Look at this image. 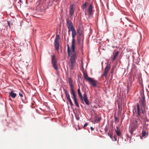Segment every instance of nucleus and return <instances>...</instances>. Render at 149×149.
Listing matches in <instances>:
<instances>
[{
    "label": "nucleus",
    "mask_w": 149,
    "mask_h": 149,
    "mask_svg": "<svg viewBox=\"0 0 149 149\" xmlns=\"http://www.w3.org/2000/svg\"><path fill=\"white\" fill-rule=\"evenodd\" d=\"M78 43L79 44L81 43L80 41L79 40V39L78 40Z\"/></svg>",
    "instance_id": "obj_39"
},
{
    "label": "nucleus",
    "mask_w": 149,
    "mask_h": 149,
    "mask_svg": "<svg viewBox=\"0 0 149 149\" xmlns=\"http://www.w3.org/2000/svg\"><path fill=\"white\" fill-rule=\"evenodd\" d=\"M77 92L80 100L82 101H84L86 104L88 105L89 104V101L87 97L86 94L85 93L83 95L84 97H83L81 92L80 87L77 90Z\"/></svg>",
    "instance_id": "obj_3"
},
{
    "label": "nucleus",
    "mask_w": 149,
    "mask_h": 149,
    "mask_svg": "<svg viewBox=\"0 0 149 149\" xmlns=\"http://www.w3.org/2000/svg\"><path fill=\"white\" fill-rule=\"evenodd\" d=\"M52 62L53 68L56 70H57L58 67L56 64L57 60L54 55L52 56Z\"/></svg>",
    "instance_id": "obj_6"
},
{
    "label": "nucleus",
    "mask_w": 149,
    "mask_h": 149,
    "mask_svg": "<svg viewBox=\"0 0 149 149\" xmlns=\"http://www.w3.org/2000/svg\"><path fill=\"white\" fill-rule=\"evenodd\" d=\"M77 32L79 34V35L81 36L82 35V30L80 26H78L77 29Z\"/></svg>",
    "instance_id": "obj_14"
},
{
    "label": "nucleus",
    "mask_w": 149,
    "mask_h": 149,
    "mask_svg": "<svg viewBox=\"0 0 149 149\" xmlns=\"http://www.w3.org/2000/svg\"><path fill=\"white\" fill-rule=\"evenodd\" d=\"M68 47V54L69 57L70 56V54H72V55L71 56L70 58V62H75V58L76 53L75 51V46L74 47V49L73 50L71 48V51L70 49L69 45L68 44L67 45Z\"/></svg>",
    "instance_id": "obj_2"
},
{
    "label": "nucleus",
    "mask_w": 149,
    "mask_h": 149,
    "mask_svg": "<svg viewBox=\"0 0 149 149\" xmlns=\"http://www.w3.org/2000/svg\"><path fill=\"white\" fill-rule=\"evenodd\" d=\"M114 139L115 141H116L117 140V137L116 135H114Z\"/></svg>",
    "instance_id": "obj_29"
},
{
    "label": "nucleus",
    "mask_w": 149,
    "mask_h": 149,
    "mask_svg": "<svg viewBox=\"0 0 149 149\" xmlns=\"http://www.w3.org/2000/svg\"><path fill=\"white\" fill-rule=\"evenodd\" d=\"M19 2H20V3H22V1L21 0H19Z\"/></svg>",
    "instance_id": "obj_40"
},
{
    "label": "nucleus",
    "mask_w": 149,
    "mask_h": 149,
    "mask_svg": "<svg viewBox=\"0 0 149 149\" xmlns=\"http://www.w3.org/2000/svg\"><path fill=\"white\" fill-rule=\"evenodd\" d=\"M74 101V102L75 103V105L76 106H77V107H79V104L78 103V102H77V100H76Z\"/></svg>",
    "instance_id": "obj_22"
},
{
    "label": "nucleus",
    "mask_w": 149,
    "mask_h": 149,
    "mask_svg": "<svg viewBox=\"0 0 149 149\" xmlns=\"http://www.w3.org/2000/svg\"><path fill=\"white\" fill-rule=\"evenodd\" d=\"M91 129L92 130H94V128H93L92 127H90Z\"/></svg>",
    "instance_id": "obj_37"
},
{
    "label": "nucleus",
    "mask_w": 149,
    "mask_h": 149,
    "mask_svg": "<svg viewBox=\"0 0 149 149\" xmlns=\"http://www.w3.org/2000/svg\"><path fill=\"white\" fill-rule=\"evenodd\" d=\"M83 74L84 78L86 81H87L88 80V79L89 78H90V77H88V74L84 72L83 73Z\"/></svg>",
    "instance_id": "obj_17"
},
{
    "label": "nucleus",
    "mask_w": 149,
    "mask_h": 149,
    "mask_svg": "<svg viewBox=\"0 0 149 149\" xmlns=\"http://www.w3.org/2000/svg\"><path fill=\"white\" fill-rule=\"evenodd\" d=\"M68 29V33L69 34H70L71 30L72 31V29Z\"/></svg>",
    "instance_id": "obj_28"
},
{
    "label": "nucleus",
    "mask_w": 149,
    "mask_h": 149,
    "mask_svg": "<svg viewBox=\"0 0 149 149\" xmlns=\"http://www.w3.org/2000/svg\"><path fill=\"white\" fill-rule=\"evenodd\" d=\"M104 130H105V132H107V128L106 127H105V129H104Z\"/></svg>",
    "instance_id": "obj_34"
},
{
    "label": "nucleus",
    "mask_w": 149,
    "mask_h": 149,
    "mask_svg": "<svg viewBox=\"0 0 149 149\" xmlns=\"http://www.w3.org/2000/svg\"><path fill=\"white\" fill-rule=\"evenodd\" d=\"M68 82L71 90V94L72 95V96H76L74 91V87L72 84V81L71 78H69L68 79Z\"/></svg>",
    "instance_id": "obj_5"
},
{
    "label": "nucleus",
    "mask_w": 149,
    "mask_h": 149,
    "mask_svg": "<svg viewBox=\"0 0 149 149\" xmlns=\"http://www.w3.org/2000/svg\"><path fill=\"white\" fill-rule=\"evenodd\" d=\"M114 72V68H113L111 70V73L112 74Z\"/></svg>",
    "instance_id": "obj_32"
},
{
    "label": "nucleus",
    "mask_w": 149,
    "mask_h": 149,
    "mask_svg": "<svg viewBox=\"0 0 149 149\" xmlns=\"http://www.w3.org/2000/svg\"><path fill=\"white\" fill-rule=\"evenodd\" d=\"M59 35H56L55 40V46L56 50L59 49Z\"/></svg>",
    "instance_id": "obj_7"
},
{
    "label": "nucleus",
    "mask_w": 149,
    "mask_h": 149,
    "mask_svg": "<svg viewBox=\"0 0 149 149\" xmlns=\"http://www.w3.org/2000/svg\"><path fill=\"white\" fill-rule=\"evenodd\" d=\"M146 106L145 97L144 95L142 96V97L139 100V104H137V109H135V112L138 118L134 119L132 123V130H135L137 128L141 123L140 118L146 120L147 117L145 113Z\"/></svg>",
    "instance_id": "obj_1"
},
{
    "label": "nucleus",
    "mask_w": 149,
    "mask_h": 149,
    "mask_svg": "<svg viewBox=\"0 0 149 149\" xmlns=\"http://www.w3.org/2000/svg\"><path fill=\"white\" fill-rule=\"evenodd\" d=\"M64 91L65 93V96H66V97H67V99L68 100L70 98L69 95L68 94V93L67 90L66 89H64Z\"/></svg>",
    "instance_id": "obj_16"
},
{
    "label": "nucleus",
    "mask_w": 149,
    "mask_h": 149,
    "mask_svg": "<svg viewBox=\"0 0 149 149\" xmlns=\"http://www.w3.org/2000/svg\"><path fill=\"white\" fill-rule=\"evenodd\" d=\"M76 119L77 120H79V117H77L76 116Z\"/></svg>",
    "instance_id": "obj_35"
},
{
    "label": "nucleus",
    "mask_w": 149,
    "mask_h": 149,
    "mask_svg": "<svg viewBox=\"0 0 149 149\" xmlns=\"http://www.w3.org/2000/svg\"><path fill=\"white\" fill-rule=\"evenodd\" d=\"M72 42L71 48L73 50L74 49V46H75V40L74 39V38H75L76 35V32L75 28H73V29H72Z\"/></svg>",
    "instance_id": "obj_4"
},
{
    "label": "nucleus",
    "mask_w": 149,
    "mask_h": 149,
    "mask_svg": "<svg viewBox=\"0 0 149 149\" xmlns=\"http://www.w3.org/2000/svg\"><path fill=\"white\" fill-rule=\"evenodd\" d=\"M127 90L128 91L129 90V86H128V85H127Z\"/></svg>",
    "instance_id": "obj_38"
},
{
    "label": "nucleus",
    "mask_w": 149,
    "mask_h": 149,
    "mask_svg": "<svg viewBox=\"0 0 149 149\" xmlns=\"http://www.w3.org/2000/svg\"><path fill=\"white\" fill-rule=\"evenodd\" d=\"M72 97L74 101L77 100L76 98V96H72Z\"/></svg>",
    "instance_id": "obj_26"
},
{
    "label": "nucleus",
    "mask_w": 149,
    "mask_h": 149,
    "mask_svg": "<svg viewBox=\"0 0 149 149\" xmlns=\"http://www.w3.org/2000/svg\"><path fill=\"white\" fill-rule=\"evenodd\" d=\"M88 12L89 15H91L93 13V7L91 4L90 5L88 8Z\"/></svg>",
    "instance_id": "obj_12"
},
{
    "label": "nucleus",
    "mask_w": 149,
    "mask_h": 149,
    "mask_svg": "<svg viewBox=\"0 0 149 149\" xmlns=\"http://www.w3.org/2000/svg\"><path fill=\"white\" fill-rule=\"evenodd\" d=\"M114 118L115 119V121L116 122V121H117V122H118V118L117 117L115 116H114Z\"/></svg>",
    "instance_id": "obj_25"
},
{
    "label": "nucleus",
    "mask_w": 149,
    "mask_h": 149,
    "mask_svg": "<svg viewBox=\"0 0 149 149\" xmlns=\"http://www.w3.org/2000/svg\"><path fill=\"white\" fill-rule=\"evenodd\" d=\"M71 65V68L72 69H74V68L75 65V62H70Z\"/></svg>",
    "instance_id": "obj_19"
},
{
    "label": "nucleus",
    "mask_w": 149,
    "mask_h": 149,
    "mask_svg": "<svg viewBox=\"0 0 149 149\" xmlns=\"http://www.w3.org/2000/svg\"><path fill=\"white\" fill-rule=\"evenodd\" d=\"M8 26H9V22H8Z\"/></svg>",
    "instance_id": "obj_41"
},
{
    "label": "nucleus",
    "mask_w": 149,
    "mask_h": 149,
    "mask_svg": "<svg viewBox=\"0 0 149 149\" xmlns=\"http://www.w3.org/2000/svg\"><path fill=\"white\" fill-rule=\"evenodd\" d=\"M111 66L110 64H107L104 70V73L102 74V76H104L105 77H107L108 72L110 69Z\"/></svg>",
    "instance_id": "obj_10"
},
{
    "label": "nucleus",
    "mask_w": 149,
    "mask_h": 149,
    "mask_svg": "<svg viewBox=\"0 0 149 149\" xmlns=\"http://www.w3.org/2000/svg\"><path fill=\"white\" fill-rule=\"evenodd\" d=\"M119 54V52L118 51H117L116 52V53L113 55V58L112 59V61H114L116 59V57L118 56V54Z\"/></svg>",
    "instance_id": "obj_18"
},
{
    "label": "nucleus",
    "mask_w": 149,
    "mask_h": 149,
    "mask_svg": "<svg viewBox=\"0 0 149 149\" xmlns=\"http://www.w3.org/2000/svg\"><path fill=\"white\" fill-rule=\"evenodd\" d=\"M58 0H56V1H57Z\"/></svg>",
    "instance_id": "obj_43"
},
{
    "label": "nucleus",
    "mask_w": 149,
    "mask_h": 149,
    "mask_svg": "<svg viewBox=\"0 0 149 149\" xmlns=\"http://www.w3.org/2000/svg\"><path fill=\"white\" fill-rule=\"evenodd\" d=\"M116 132L118 136H120L121 133L120 132L119 128L118 127H116Z\"/></svg>",
    "instance_id": "obj_15"
},
{
    "label": "nucleus",
    "mask_w": 149,
    "mask_h": 149,
    "mask_svg": "<svg viewBox=\"0 0 149 149\" xmlns=\"http://www.w3.org/2000/svg\"><path fill=\"white\" fill-rule=\"evenodd\" d=\"M17 5L18 6H20L21 5V3H19V1L18 2Z\"/></svg>",
    "instance_id": "obj_30"
},
{
    "label": "nucleus",
    "mask_w": 149,
    "mask_h": 149,
    "mask_svg": "<svg viewBox=\"0 0 149 149\" xmlns=\"http://www.w3.org/2000/svg\"><path fill=\"white\" fill-rule=\"evenodd\" d=\"M130 132L131 133V135H132L133 134L132 131H131V130H130Z\"/></svg>",
    "instance_id": "obj_36"
},
{
    "label": "nucleus",
    "mask_w": 149,
    "mask_h": 149,
    "mask_svg": "<svg viewBox=\"0 0 149 149\" xmlns=\"http://www.w3.org/2000/svg\"><path fill=\"white\" fill-rule=\"evenodd\" d=\"M66 24L68 29H72L74 27L73 26L72 22L68 18H66Z\"/></svg>",
    "instance_id": "obj_9"
},
{
    "label": "nucleus",
    "mask_w": 149,
    "mask_h": 149,
    "mask_svg": "<svg viewBox=\"0 0 149 149\" xmlns=\"http://www.w3.org/2000/svg\"><path fill=\"white\" fill-rule=\"evenodd\" d=\"M88 80L87 81L89 82L90 84L91 85H92L93 86L95 87L97 86V81L94 80L92 78H89Z\"/></svg>",
    "instance_id": "obj_8"
},
{
    "label": "nucleus",
    "mask_w": 149,
    "mask_h": 149,
    "mask_svg": "<svg viewBox=\"0 0 149 149\" xmlns=\"http://www.w3.org/2000/svg\"><path fill=\"white\" fill-rule=\"evenodd\" d=\"M88 125V123H85L83 127L84 128H85L87 125Z\"/></svg>",
    "instance_id": "obj_31"
},
{
    "label": "nucleus",
    "mask_w": 149,
    "mask_h": 149,
    "mask_svg": "<svg viewBox=\"0 0 149 149\" xmlns=\"http://www.w3.org/2000/svg\"><path fill=\"white\" fill-rule=\"evenodd\" d=\"M70 8L69 10V14L71 17H72L73 14L74 13V10L73 9V5H70Z\"/></svg>",
    "instance_id": "obj_11"
},
{
    "label": "nucleus",
    "mask_w": 149,
    "mask_h": 149,
    "mask_svg": "<svg viewBox=\"0 0 149 149\" xmlns=\"http://www.w3.org/2000/svg\"><path fill=\"white\" fill-rule=\"evenodd\" d=\"M79 130H80V128H79Z\"/></svg>",
    "instance_id": "obj_42"
},
{
    "label": "nucleus",
    "mask_w": 149,
    "mask_h": 149,
    "mask_svg": "<svg viewBox=\"0 0 149 149\" xmlns=\"http://www.w3.org/2000/svg\"><path fill=\"white\" fill-rule=\"evenodd\" d=\"M87 6L86 3V2L82 6V9L84 10L86 8Z\"/></svg>",
    "instance_id": "obj_21"
},
{
    "label": "nucleus",
    "mask_w": 149,
    "mask_h": 149,
    "mask_svg": "<svg viewBox=\"0 0 149 149\" xmlns=\"http://www.w3.org/2000/svg\"><path fill=\"white\" fill-rule=\"evenodd\" d=\"M101 119L100 118H99V117H98V118H97V120L98 121H100V120H101Z\"/></svg>",
    "instance_id": "obj_33"
},
{
    "label": "nucleus",
    "mask_w": 149,
    "mask_h": 149,
    "mask_svg": "<svg viewBox=\"0 0 149 149\" xmlns=\"http://www.w3.org/2000/svg\"><path fill=\"white\" fill-rule=\"evenodd\" d=\"M19 94L21 97H23V95L22 93L19 92Z\"/></svg>",
    "instance_id": "obj_27"
},
{
    "label": "nucleus",
    "mask_w": 149,
    "mask_h": 149,
    "mask_svg": "<svg viewBox=\"0 0 149 149\" xmlns=\"http://www.w3.org/2000/svg\"><path fill=\"white\" fill-rule=\"evenodd\" d=\"M142 134L143 136H145L147 134L146 131L144 130H142Z\"/></svg>",
    "instance_id": "obj_20"
},
{
    "label": "nucleus",
    "mask_w": 149,
    "mask_h": 149,
    "mask_svg": "<svg viewBox=\"0 0 149 149\" xmlns=\"http://www.w3.org/2000/svg\"><path fill=\"white\" fill-rule=\"evenodd\" d=\"M9 96H10L12 98H15L17 96V94L12 91L9 93Z\"/></svg>",
    "instance_id": "obj_13"
},
{
    "label": "nucleus",
    "mask_w": 149,
    "mask_h": 149,
    "mask_svg": "<svg viewBox=\"0 0 149 149\" xmlns=\"http://www.w3.org/2000/svg\"><path fill=\"white\" fill-rule=\"evenodd\" d=\"M113 133H109L108 134V135L110 137V138L111 139L112 138V134Z\"/></svg>",
    "instance_id": "obj_23"
},
{
    "label": "nucleus",
    "mask_w": 149,
    "mask_h": 149,
    "mask_svg": "<svg viewBox=\"0 0 149 149\" xmlns=\"http://www.w3.org/2000/svg\"><path fill=\"white\" fill-rule=\"evenodd\" d=\"M68 100L69 101L70 104L71 106H72L73 105V104L71 100L70 99V98Z\"/></svg>",
    "instance_id": "obj_24"
}]
</instances>
